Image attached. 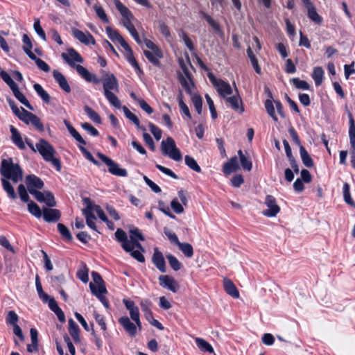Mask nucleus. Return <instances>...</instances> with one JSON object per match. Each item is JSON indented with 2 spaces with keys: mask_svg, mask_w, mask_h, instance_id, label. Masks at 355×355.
I'll return each mask as SVG.
<instances>
[{
  "mask_svg": "<svg viewBox=\"0 0 355 355\" xmlns=\"http://www.w3.org/2000/svg\"><path fill=\"white\" fill-rule=\"evenodd\" d=\"M131 319L135 321L137 326L139 327V329H141V323L139 319V312L138 307H135V309L129 311Z\"/></svg>",
  "mask_w": 355,
  "mask_h": 355,
  "instance_id": "nucleus-57",
  "label": "nucleus"
},
{
  "mask_svg": "<svg viewBox=\"0 0 355 355\" xmlns=\"http://www.w3.org/2000/svg\"><path fill=\"white\" fill-rule=\"evenodd\" d=\"M80 329L73 319L69 320V332L76 343L80 342L79 336Z\"/></svg>",
  "mask_w": 355,
  "mask_h": 355,
  "instance_id": "nucleus-28",
  "label": "nucleus"
},
{
  "mask_svg": "<svg viewBox=\"0 0 355 355\" xmlns=\"http://www.w3.org/2000/svg\"><path fill=\"white\" fill-rule=\"evenodd\" d=\"M300 154L304 165L308 168L313 166V161L303 146H300Z\"/></svg>",
  "mask_w": 355,
  "mask_h": 355,
  "instance_id": "nucleus-31",
  "label": "nucleus"
},
{
  "mask_svg": "<svg viewBox=\"0 0 355 355\" xmlns=\"http://www.w3.org/2000/svg\"><path fill=\"white\" fill-rule=\"evenodd\" d=\"M84 145L79 146L80 150L85 155V158L87 159L89 161L92 162L96 166H99L100 163L98 162L95 158L93 157V155L83 146Z\"/></svg>",
  "mask_w": 355,
  "mask_h": 355,
  "instance_id": "nucleus-61",
  "label": "nucleus"
},
{
  "mask_svg": "<svg viewBox=\"0 0 355 355\" xmlns=\"http://www.w3.org/2000/svg\"><path fill=\"white\" fill-rule=\"evenodd\" d=\"M119 322L131 336H135L137 333V324L132 323L128 316H123L119 319Z\"/></svg>",
  "mask_w": 355,
  "mask_h": 355,
  "instance_id": "nucleus-17",
  "label": "nucleus"
},
{
  "mask_svg": "<svg viewBox=\"0 0 355 355\" xmlns=\"http://www.w3.org/2000/svg\"><path fill=\"white\" fill-rule=\"evenodd\" d=\"M31 343L27 346V351L30 353L37 352L38 351L37 331L31 328L30 331Z\"/></svg>",
  "mask_w": 355,
  "mask_h": 355,
  "instance_id": "nucleus-27",
  "label": "nucleus"
},
{
  "mask_svg": "<svg viewBox=\"0 0 355 355\" xmlns=\"http://www.w3.org/2000/svg\"><path fill=\"white\" fill-rule=\"evenodd\" d=\"M81 127L92 136L96 137L99 135L98 130L89 123H83Z\"/></svg>",
  "mask_w": 355,
  "mask_h": 355,
  "instance_id": "nucleus-62",
  "label": "nucleus"
},
{
  "mask_svg": "<svg viewBox=\"0 0 355 355\" xmlns=\"http://www.w3.org/2000/svg\"><path fill=\"white\" fill-rule=\"evenodd\" d=\"M247 54H248V56L251 62V64H252L254 71L257 73L260 74L261 72V67H259L258 60L256 58V57H255L254 54L253 53L250 47H248V49H247Z\"/></svg>",
  "mask_w": 355,
  "mask_h": 355,
  "instance_id": "nucleus-40",
  "label": "nucleus"
},
{
  "mask_svg": "<svg viewBox=\"0 0 355 355\" xmlns=\"http://www.w3.org/2000/svg\"><path fill=\"white\" fill-rule=\"evenodd\" d=\"M106 32L110 40L119 42L121 46L123 45V42H126L116 31L112 29L110 27H106Z\"/></svg>",
  "mask_w": 355,
  "mask_h": 355,
  "instance_id": "nucleus-35",
  "label": "nucleus"
},
{
  "mask_svg": "<svg viewBox=\"0 0 355 355\" xmlns=\"http://www.w3.org/2000/svg\"><path fill=\"white\" fill-rule=\"evenodd\" d=\"M89 288L92 293L98 297L107 293V289L105 284L95 285L94 283H89Z\"/></svg>",
  "mask_w": 355,
  "mask_h": 355,
  "instance_id": "nucleus-38",
  "label": "nucleus"
},
{
  "mask_svg": "<svg viewBox=\"0 0 355 355\" xmlns=\"http://www.w3.org/2000/svg\"><path fill=\"white\" fill-rule=\"evenodd\" d=\"M62 58L63 60L71 67L76 69L78 73L89 83H93L94 84L100 83L98 78L91 73L85 67L80 64H76V63H83L84 60L82 56L78 53L74 49L69 48L66 53H62Z\"/></svg>",
  "mask_w": 355,
  "mask_h": 355,
  "instance_id": "nucleus-2",
  "label": "nucleus"
},
{
  "mask_svg": "<svg viewBox=\"0 0 355 355\" xmlns=\"http://www.w3.org/2000/svg\"><path fill=\"white\" fill-rule=\"evenodd\" d=\"M35 146L46 162H50L58 171H61V162L59 159L55 157L56 151L49 142L44 139H40Z\"/></svg>",
  "mask_w": 355,
  "mask_h": 355,
  "instance_id": "nucleus-4",
  "label": "nucleus"
},
{
  "mask_svg": "<svg viewBox=\"0 0 355 355\" xmlns=\"http://www.w3.org/2000/svg\"><path fill=\"white\" fill-rule=\"evenodd\" d=\"M35 286H36V289H37V293H38V295L40 297V298L44 302H47L49 298V296L45 293L42 289V284L39 280V277L38 276L36 277V279H35Z\"/></svg>",
  "mask_w": 355,
  "mask_h": 355,
  "instance_id": "nucleus-47",
  "label": "nucleus"
},
{
  "mask_svg": "<svg viewBox=\"0 0 355 355\" xmlns=\"http://www.w3.org/2000/svg\"><path fill=\"white\" fill-rule=\"evenodd\" d=\"M26 184L30 193L44 187V182L35 175H28L26 178Z\"/></svg>",
  "mask_w": 355,
  "mask_h": 355,
  "instance_id": "nucleus-13",
  "label": "nucleus"
},
{
  "mask_svg": "<svg viewBox=\"0 0 355 355\" xmlns=\"http://www.w3.org/2000/svg\"><path fill=\"white\" fill-rule=\"evenodd\" d=\"M124 51H125V57L128 62L137 71H140L141 69L139 67V64L135 60L133 52L130 48V46L128 45L127 42H123V45L121 46Z\"/></svg>",
  "mask_w": 355,
  "mask_h": 355,
  "instance_id": "nucleus-21",
  "label": "nucleus"
},
{
  "mask_svg": "<svg viewBox=\"0 0 355 355\" xmlns=\"http://www.w3.org/2000/svg\"><path fill=\"white\" fill-rule=\"evenodd\" d=\"M133 246L130 251H127L130 253V255L137 260L139 262L143 263L145 261V258L142 254L141 252H144V250L139 241L132 242Z\"/></svg>",
  "mask_w": 355,
  "mask_h": 355,
  "instance_id": "nucleus-16",
  "label": "nucleus"
},
{
  "mask_svg": "<svg viewBox=\"0 0 355 355\" xmlns=\"http://www.w3.org/2000/svg\"><path fill=\"white\" fill-rule=\"evenodd\" d=\"M77 277L84 283L89 281L88 269L86 265H83L77 272Z\"/></svg>",
  "mask_w": 355,
  "mask_h": 355,
  "instance_id": "nucleus-51",
  "label": "nucleus"
},
{
  "mask_svg": "<svg viewBox=\"0 0 355 355\" xmlns=\"http://www.w3.org/2000/svg\"><path fill=\"white\" fill-rule=\"evenodd\" d=\"M100 83H103V93L110 104L116 108H121V103L116 95L112 92H119V83L113 73H105Z\"/></svg>",
  "mask_w": 355,
  "mask_h": 355,
  "instance_id": "nucleus-3",
  "label": "nucleus"
},
{
  "mask_svg": "<svg viewBox=\"0 0 355 355\" xmlns=\"http://www.w3.org/2000/svg\"><path fill=\"white\" fill-rule=\"evenodd\" d=\"M239 168L238 159L234 156L224 164L223 171L225 174L230 175L232 172L236 171Z\"/></svg>",
  "mask_w": 355,
  "mask_h": 355,
  "instance_id": "nucleus-25",
  "label": "nucleus"
},
{
  "mask_svg": "<svg viewBox=\"0 0 355 355\" xmlns=\"http://www.w3.org/2000/svg\"><path fill=\"white\" fill-rule=\"evenodd\" d=\"M349 189V184L347 182H345L343 187L344 201L349 206L355 208V202L351 198Z\"/></svg>",
  "mask_w": 355,
  "mask_h": 355,
  "instance_id": "nucleus-36",
  "label": "nucleus"
},
{
  "mask_svg": "<svg viewBox=\"0 0 355 355\" xmlns=\"http://www.w3.org/2000/svg\"><path fill=\"white\" fill-rule=\"evenodd\" d=\"M72 34L77 40L85 44H94L95 41L93 37L89 33H83L81 31L73 28Z\"/></svg>",
  "mask_w": 355,
  "mask_h": 355,
  "instance_id": "nucleus-18",
  "label": "nucleus"
},
{
  "mask_svg": "<svg viewBox=\"0 0 355 355\" xmlns=\"http://www.w3.org/2000/svg\"><path fill=\"white\" fill-rule=\"evenodd\" d=\"M171 207L176 214H182L184 212V208L177 198L172 200L171 202Z\"/></svg>",
  "mask_w": 355,
  "mask_h": 355,
  "instance_id": "nucleus-64",
  "label": "nucleus"
},
{
  "mask_svg": "<svg viewBox=\"0 0 355 355\" xmlns=\"http://www.w3.org/2000/svg\"><path fill=\"white\" fill-rule=\"evenodd\" d=\"M28 209L36 218H40L42 216L43 211H42L40 207L33 201L28 202Z\"/></svg>",
  "mask_w": 355,
  "mask_h": 355,
  "instance_id": "nucleus-42",
  "label": "nucleus"
},
{
  "mask_svg": "<svg viewBox=\"0 0 355 355\" xmlns=\"http://www.w3.org/2000/svg\"><path fill=\"white\" fill-rule=\"evenodd\" d=\"M127 28V30L129 31L130 35L133 37V38L135 40V41L138 44H141V41L140 40L139 35L134 26V24H123Z\"/></svg>",
  "mask_w": 355,
  "mask_h": 355,
  "instance_id": "nucleus-54",
  "label": "nucleus"
},
{
  "mask_svg": "<svg viewBox=\"0 0 355 355\" xmlns=\"http://www.w3.org/2000/svg\"><path fill=\"white\" fill-rule=\"evenodd\" d=\"M144 53L146 58L153 64L155 66H159V59L163 57V54L161 50H156L155 51L144 50Z\"/></svg>",
  "mask_w": 355,
  "mask_h": 355,
  "instance_id": "nucleus-19",
  "label": "nucleus"
},
{
  "mask_svg": "<svg viewBox=\"0 0 355 355\" xmlns=\"http://www.w3.org/2000/svg\"><path fill=\"white\" fill-rule=\"evenodd\" d=\"M185 164L193 171L200 173L201 171V168L198 164L197 162L189 155H186L184 157Z\"/></svg>",
  "mask_w": 355,
  "mask_h": 355,
  "instance_id": "nucleus-43",
  "label": "nucleus"
},
{
  "mask_svg": "<svg viewBox=\"0 0 355 355\" xmlns=\"http://www.w3.org/2000/svg\"><path fill=\"white\" fill-rule=\"evenodd\" d=\"M193 106L198 114L202 112V99L200 95L195 94L192 97Z\"/></svg>",
  "mask_w": 355,
  "mask_h": 355,
  "instance_id": "nucleus-53",
  "label": "nucleus"
},
{
  "mask_svg": "<svg viewBox=\"0 0 355 355\" xmlns=\"http://www.w3.org/2000/svg\"><path fill=\"white\" fill-rule=\"evenodd\" d=\"M224 98L230 105L233 110L239 111L241 113L244 112V108L242 106V101L239 94L233 95L230 97L226 96V98Z\"/></svg>",
  "mask_w": 355,
  "mask_h": 355,
  "instance_id": "nucleus-22",
  "label": "nucleus"
},
{
  "mask_svg": "<svg viewBox=\"0 0 355 355\" xmlns=\"http://www.w3.org/2000/svg\"><path fill=\"white\" fill-rule=\"evenodd\" d=\"M64 123L66 125L69 133L77 141H78L81 145L86 144L85 141L83 139V137L80 136L78 132L71 125L69 121H68L67 120H64Z\"/></svg>",
  "mask_w": 355,
  "mask_h": 355,
  "instance_id": "nucleus-30",
  "label": "nucleus"
},
{
  "mask_svg": "<svg viewBox=\"0 0 355 355\" xmlns=\"http://www.w3.org/2000/svg\"><path fill=\"white\" fill-rule=\"evenodd\" d=\"M182 253L188 258H191L193 255V249L191 244L188 243H181L177 245Z\"/></svg>",
  "mask_w": 355,
  "mask_h": 355,
  "instance_id": "nucleus-39",
  "label": "nucleus"
},
{
  "mask_svg": "<svg viewBox=\"0 0 355 355\" xmlns=\"http://www.w3.org/2000/svg\"><path fill=\"white\" fill-rule=\"evenodd\" d=\"M0 76L3 80L10 87L12 91L18 87L15 82L10 76V75L5 71H2L0 73Z\"/></svg>",
  "mask_w": 355,
  "mask_h": 355,
  "instance_id": "nucleus-44",
  "label": "nucleus"
},
{
  "mask_svg": "<svg viewBox=\"0 0 355 355\" xmlns=\"http://www.w3.org/2000/svg\"><path fill=\"white\" fill-rule=\"evenodd\" d=\"M196 344L198 347L204 352H208L209 353H214V349L211 345L202 338H197L195 340Z\"/></svg>",
  "mask_w": 355,
  "mask_h": 355,
  "instance_id": "nucleus-37",
  "label": "nucleus"
},
{
  "mask_svg": "<svg viewBox=\"0 0 355 355\" xmlns=\"http://www.w3.org/2000/svg\"><path fill=\"white\" fill-rule=\"evenodd\" d=\"M12 93L15 97L30 110H33V107L30 104L26 96L19 91V87L13 89Z\"/></svg>",
  "mask_w": 355,
  "mask_h": 355,
  "instance_id": "nucleus-33",
  "label": "nucleus"
},
{
  "mask_svg": "<svg viewBox=\"0 0 355 355\" xmlns=\"http://www.w3.org/2000/svg\"><path fill=\"white\" fill-rule=\"evenodd\" d=\"M350 125L349 129V137L350 145L352 150H355V125L353 119L351 117L350 120Z\"/></svg>",
  "mask_w": 355,
  "mask_h": 355,
  "instance_id": "nucleus-49",
  "label": "nucleus"
},
{
  "mask_svg": "<svg viewBox=\"0 0 355 355\" xmlns=\"http://www.w3.org/2000/svg\"><path fill=\"white\" fill-rule=\"evenodd\" d=\"M130 234L131 242L138 241V240L144 241L145 239L140 230L136 227L130 230Z\"/></svg>",
  "mask_w": 355,
  "mask_h": 355,
  "instance_id": "nucleus-52",
  "label": "nucleus"
},
{
  "mask_svg": "<svg viewBox=\"0 0 355 355\" xmlns=\"http://www.w3.org/2000/svg\"><path fill=\"white\" fill-rule=\"evenodd\" d=\"M311 76L315 81V85L320 86L324 78V71L322 68L321 67H314Z\"/></svg>",
  "mask_w": 355,
  "mask_h": 355,
  "instance_id": "nucleus-34",
  "label": "nucleus"
},
{
  "mask_svg": "<svg viewBox=\"0 0 355 355\" xmlns=\"http://www.w3.org/2000/svg\"><path fill=\"white\" fill-rule=\"evenodd\" d=\"M29 123H31L34 125L37 130L40 131H44V125L42 123L39 117H37L35 114H33L29 119Z\"/></svg>",
  "mask_w": 355,
  "mask_h": 355,
  "instance_id": "nucleus-58",
  "label": "nucleus"
},
{
  "mask_svg": "<svg viewBox=\"0 0 355 355\" xmlns=\"http://www.w3.org/2000/svg\"><path fill=\"white\" fill-rule=\"evenodd\" d=\"M97 156L108 166V171L111 174L119 177H126L128 175L126 169L120 168L119 165L110 157L101 153H98Z\"/></svg>",
  "mask_w": 355,
  "mask_h": 355,
  "instance_id": "nucleus-7",
  "label": "nucleus"
},
{
  "mask_svg": "<svg viewBox=\"0 0 355 355\" xmlns=\"http://www.w3.org/2000/svg\"><path fill=\"white\" fill-rule=\"evenodd\" d=\"M178 102H179V106H180L181 111L185 114V116L187 117V119L189 120H190L191 119V114L189 112V109L188 106L183 101L181 94L178 96Z\"/></svg>",
  "mask_w": 355,
  "mask_h": 355,
  "instance_id": "nucleus-60",
  "label": "nucleus"
},
{
  "mask_svg": "<svg viewBox=\"0 0 355 355\" xmlns=\"http://www.w3.org/2000/svg\"><path fill=\"white\" fill-rule=\"evenodd\" d=\"M291 81L295 85V87L297 89H303V90H309L310 86L309 83L305 80H302L298 78H293Z\"/></svg>",
  "mask_w": 355,
  "mask_h": 355,
  "instance_id": "nucleus-50",
  "label": "nucleus"
},
{
  "mask_svg": "<svg viewBox=\"0 0 355 355\" xmlns=\"http://www.w3.org/2000/svg\"><path fill=\"white\" fill-rule=\"evenodd\" d=\"M152 261L160 272H166V263L164 257L163 256V254L157 248L154 249Z\"/></svg>",
  "mask_w": 355,
  "mask_h": 355,
  "instance_id": "nucleus-14",
  "label": "nucleus"
},
{
  "mask_svg": "<svg viewBox=\"0 0 355 355\" xmlns=\"http://www.w3.org/2000/svg\"><path fill=\"white\" fill-rule=\"evenodd\" d=\"M123 111L124 112L125 116L130 119L134 124H135L138 128H141L139 120L136 115L132 113L125 106L122 107ZM143 130H145V128H142Z\"/></svg>",
  "mask_w": 355,
  "mask_h": 355,
  "instance_id": "nucleus-46",
  "label": "nucleus"
},
{
  "mask_svg": "<svg viewBox=\"0 0 355 355\" xmlns=\"http://www.w3.org/2000/svg\"><path fill=\"white\" fill-rule=\"evenodd\" d=\"M208 78L213 85L216 88L218 94L224 98L228 95L232 94V89L230 85L221 79H218L215 76L209 73Z\"/></svg>",
  "mask_w": 355,
  "mask_h": 355,
  "instance_id": "nucleus-8",
  "label": "nucleus"
},
{
  "mask_svg": "<svg viewBox=\"0 0 355 355\" xmlns=\"http://www.w3.org/2000/svg\"><path fill=\"white\" fill-rule=\"evenodd\" d=\"M15 115L22 121L24 123L28 124L29 123V119L31 118V116L33 115V113L28 112L23 107H20L19 110V112H17Z\"/></svg>",
  "mask_w": 355,
  "mask_h": 355,
  "instance_id": "nucleus-48",
  "label": "nucleus"
},
{
  "mask_svg": "<svg viewBox=\"0 0 355 355\" xmlns=\"http://www.w3.org/2000/svg\"><path fill=\"white\" fill-rule=\"evenodd\" d=\"M114 4L117 10L120 12L121 15L128 20L129 22H130V20L132 17V15L129 10V9L125 6L119 0H115Z\"/></svg>",
  "mask_w": 355,
  "mask_h": 355,
  "instance_id": "nucleus-29",
  "label": "nucleus"
},
{
  "mask_svg": "<svg viewBox=\"0 0 355 355\" xmlns=\"http://www.w3.org/2000/svg\"><path fill=\"white\" fill-rule=\"evenodd\" d=\"M84 110L85 113L87 114L89 118L93 121L94 123H101V119L100 116L94 110L89 107L88 105H85L84 107Z\"/></svg>",
  "mask_w": 355,
  "mask_h": 355,
  "instance_id": "nucleus-41",
  "label": "nucleus"
},
{
  "mask_svg": "<svg viewBox=\"0 0 355 355\" xmlns=\"http://www.w3.org/2000/svg\"><path fill=\"white\" fill-rule=\"evenodd\" d=\"M58 230L60 234L67 240L71 241L72 239V236L68 230V228L63 225L62 223L58 224Z\"/></svg>",
  "mask_w": 355,
  "mask_h": 355,
  "instance_id": "nucleus-55",
  "label": "nucleus"
},
{
  "mask_svg": "<svg viewBox=\"0 0 355 355\" xmlns=\"http://www.w3.org/2000/svg\"><path fill=\"white\" fill-rule=\"evenodd\" d=\"M159 284L163 288L176 293L180 288L178 283L171 277L168 275H161L159 277Z\"/></svg>",
  "mask_w": 355,
  "mask_h": 355,
  "instance_id": "nucleus-12",
  "label": "nucleus"
},
{
  "mask_svg": "<svg viewBox=\"0 0 355 355\" xmlns=\"http://www.w3.org/2000/svg\"><path fill=\"white\" fill-rule=\"evenodd\" d=\"M148 127L150 128V130L151 133L153 135L154 137L156 140H159L162 137V132L160 128L157 127L155 125H154L152 123H149Z\"/></svg>",
  "mask_w": 355,
  "mask_h": 355,
  "instance_id": "nucleus-63",
  "label": "nucleus"
},
{
  "mask_svg": "<svg viewBox=\"0 0 355 355\" xmlns=\"http://www.w3.org/2000/svg\"><path fill=\"white\" fill-rule=\"evenodd\" d=\"M82 211L83 214L85 217L87 226L94 231H97V227L94 223V220H96V217L95 216L94 211L97 214L98 216L101 220H107V218L103 210L99 205L87 206L83 209Z\"/></svg>",
  "mask_w": 355,
  "mask_h": 355,
  "instance_id": "nucleus-5",
  "label": "nucleus"
},
{
  "mask_svg": "<svg viewBox=\"0 0 355 355\" xmlns=\"http://www.w3.org/2000/svg\"><path fill=\"white\" fill-rule=\"evenodd\" d=\"M31 195L40 202H44L48 207H53L55 206L56 202L53 195L48 191L41 192L39 191H32Z\"/></svg>",
  "mask_w": 355,
  "mask_h": 355,
  "instance_id": "nucleus-10",
  "label": "nucleus"
},
{
  "mask_svg": "<svg viewBox=\"0 0 355 355\" xmlns=\"http://www.w3.org/2000/svg\"><path fill=\"white\" fill-rule=\"evenodd\" d=\"M265 204L268 209L263 211V214L268 217H275L280 211V207L276 202L275 198L268 195L265 199Z\"/></svg>",
  "mask_w": 355,
  "mask_h": 355,
  "instance_id": "nucleus-9",
  "label": "nucleus"
},
{
  "mask_svg": "<svg viewBox=\"0 0 355 355\" xmlns=\"http://www.w3.org/2000/svg\"><path fill=\"white\" fill-rule=\"evenodd\" d=\"M265 107L268 114L272 118L274 121H277L278 119L275 115L274 105L271 100L268 99L266 101Z\"/></svg>",
  "mask_w": 355,
  "mask_h": 355,
  "instance_id": "nucleus-56",
  "label": "nucleus"
},
{
  "mask_svg": "<svg viewBox=\"0 0 355 355\" xmlns=\"http://www.w3.org/2000/svg\"><path fill=\"white\" fill-rule=\"evenodd\" d=\"M223 286L225 292L228 295H231L234 298L239 297V292L236 286L230 279L225 278L223 279Z\"/></svg>",
  "mask_w": 355,
  "mask_h": 355,
  "instance_id": "nucleus-24",
  "label": "nucleus"
},
{
  "mask_svg": "<svg viewBox=\"0 0 355 355\" xmlns=\"http://www.w3.org/2000/svg\"><path fill=\"white\" fill-rule=\"evenodd\" d=\"M0 173L3 177L1 178L3 190L9 198L16 199L17 194L8 180H11L14 183L22 180V169L19 164H14L12 159H3L1 164Z\"/></svg>",
  "mask_w": 355,
  "mask_h": 355,
  "instance_id": "nucleus-1",
  "label": "nucleus"
},
{
  "mask_svg": "<svg viewBox=\"0 0 355 355\" xmlns=\"http://www.w3.org/2000/svg\"><path fill=\"white\" fill-rule=\"evenodd\" d=\"M53 76L61 89L67 93L71 92V87L68 84L67 79L60 72L57 70H54L53 72Z\"/></svg>",
  "mask_w": 355,
  "mask_h": 355,
  "instance_id": "nucleus-23",
  "label": "nucleus"
},
{
  "mask_svg": "<svg viewBox=\"0 0 355 355\" xmlns=\"http://www.w3.org/2000/svg\"><path fill=\"white\" fill-rule=\"evenodd\" d=\"M115 236L118 241L121 242V246L125 251L131 250L133 243L130 241L128 240L126 233L121 229H117L115 232Z\"/></svg>",
  "mask_w": 355,
  "mask_h": 355,
  "instance_id": "nucleus-15",
  "label": "nucleus"
},
{
  "mask_svg": "<svg viewBox=\"0 0 355 355\" xmlns=\"http://www.w3.org/2000/svg\"><path fill=\"white\" fill-rule=\"evenodd\" d=\"M164 232L172 243H174L175 245L179 244L180 241L178 238V236L175 234V233H174L173 232H172L167 227H164Z\"/></svg>",
  "mask_w": 355,
  "mask_h": 355,
  "instance_id": "nucleus-59",
  "label": "nucleus"
},
{
  "mask_svg": "<svg viewBox=\"0 0 355 355\" xmlns=\"http://www.w3.org/2000/svg\"><path fill=\"white\" fill-rule=\"evenodd\" d=\"M166 259H168L169 265L175 271H178L182 268V263L173 254H166Z\"/></svg>",
  "mask_w": 355,
  "mask_h": 355,
  "instance_id": "nucleus-45",
  "label": "nucleus"
},
{
  "mask_svg": "<svg viewBox=\"0 0 355 355\" xmlns=\"http://www.w3.org/2000/svg\"><path fill=\"white\" fill-rule=\"evenodd\" d=\"M43 218L46 222H55L59 220L60 217V212L55 209H43Z\"/></svg>",
  "mask_w": 355,
  "mask_h": 355,
  "instance_id": "nucleus-20",
  "label": "nucleus"
},
{
  "mask_svg": "<svg viewBox=\"0 0 355 355\" xmlns=\"http://www.w3.org/2000/svg\"><path fill=\"white\" fill-rule=\"evenodd\" d=\"M33 88H34L35 91L36 92V93L37 94V95L42 99V101L45 103H46V104L50 103L51 96L47 93V92L43 89V87H42L41 85H40L38 83H35L33 85Z\"/></svg>",
  "mask_w": 355,
  "mask_h": 355,
  "instance_id": "nucleus-32",
  "label": "nucleus"
},
{
  "mask_svg": "<svg viewBox=\"0 0 355 355\" xmlns=\"http://www.w3.org/2000/svg\"><path fill=\"white\" fill-rule=\"evenodd\" d=\"M10 132L12 134V142L21 150H24L26 148V146L22 140L20 133L19 131L12 125H10Z\"/></svg>",
  "mask_w": 355,
  "mask_h": 355,
  "instance_id": "nucleus-26",
  "label": "nucleus"
},
{
  "mask_svg": "<svg viewBox=\"0 0 355 355\" xmlns=\"http://www.w3.org/2000/svg\"><path fill=\"white\" fill-rule=\"evenodd\" d=\"M180 65L185 74L186 77H184L183 76H180L179 78L180 82L182 85V86L184 88L185 91L188 94H191V78L189 69L186 67L185 64L184 63V61L182 60H179Z\"/></svg>",
  "mask_w": 355,
  "mask_h": 355,
  "instance_id": "nucleus-11",
  "label": "nucleus"
},
{
  "mask_svg": "<svg viewBox=\"0 0 355 355\" xmlns=\"http://www.w3.org/2000/svg\"><path fill=\"white\" fill-rule=\"evenodd\" d=\"M161 150L163 155L169 157L176 162H180L182 159V155L177 148L175 142L172 137H167L166 139L162 140Z\"/></svg>",
  "mask_w": 355,
  "mask_h": 355,
  "instance_id": "nucleus-6",
  "label": "nucleus"
}]
</instances>
